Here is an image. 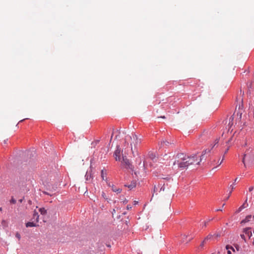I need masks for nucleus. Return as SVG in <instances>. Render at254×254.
Masks as SVG:
<instances>
[{
	"instance_id": "nucleus-33",
	"label": "nucleus",
	"mask_w": 254,
	"mask_h": 254,
	"mask_svg": "<svg viewBox=\"0 0 254 254\" xmlns=\"http://www.w3.org/2000/svg\"><path fill=\"white\" fill-rule=\"evenodd\" d=\"M115 212H116V210L115 209H114L113 210V212H112L113 216L114 215V214L115 213Z\"/></svg>"
},
{
	"instance_id": "nucleus-14",
	"label": "nucleus",
	"mask_w": 254,
	"mask_h": 254,
	"mask_svg": "<svg viewBox=\"0 0 254 254\" xmlns=\"http://www.w3.org/2000/svg\"><path fill=\"white\" fill-rule=\"evenodd\" d=\"M37 225L34 222H29L26 224L27 227H36Z\"/></svg>"
},
{
	"instance_id": "nucleus-27",
	"label": "nucleus",
	"mask_w": 254,
	"mask_h": 254,
	"mask_svg": "<svg viewBox=\"0 0 254 254\" xmlns=\"http://www.w3.org/2000/svg\"><path fill=\"white\" fill-rule=\"evenodd\" d=\"M254 190V187L252 186L249 188V190L250 191H252Z\"/></svg>"
},
{
	"instance_id": "nucleus-31",
	"label": "nucleus",
	"mask_w": 254,
	"mask_h": 254,
	"mask_svg": "<svg viewBox=\"0 0 254 254\" xmlns=\"http://www.w3.org/2000/svg\"><path fill=\"white\" fill-rule=\"evenodd\" d=\"M127 209L129 210L131 208V206L130 205H127Z\"/></svg>"
},
{
	"instance_id": "nucleus-26",
	"label": "nucleus",
	"mask_w": 254,
	"mask_h": 254,
	"mask_svg": "<svg viewBox=\"0 0 254 254\" xmlns=\"http://www.w3.org/2000/svg\"><path fill=\"white\" fill-rule=\"evenodd\" d=\"M242 113H240V115H239V113H237V115H238V116H239V120H241V118H242Z\"/></svg>"
},
{
	"instance_id": "nucleus-5",
	"label": "nucleus",
	"mask_w": 254,
	"mask_h": 254,
	"mask_svg": "<svg viewBox=\"0 0 254 254\" xmlns=\"http://www.w3.org/2000/svg\"><path fill=\"white\" fill-rule=\"evenodd\" d=\"M121 161L123 167L127 169H132V165L130 163L129 160L126 156H123L122 160Z\"/></svg>"
},
{
	"instance_id": "nucleus-2",
	"label": "nucleus",
	"mask_w": 254,
	"mask_h": 254,
	"mask_svg": "<svg viewBox=\"0 0 254 254\" xmlns=\"http://www.w3.org/2000/svg\"><path fill=\"white\" fill-rule=\"evenodd\" d=\"M243 162L246 167L254 164V151L250 148L247 149L244 155Z\"/></svg>"
},
{
	"instance_id": "nucleus-41",
	"label": "nucleus",
	"mask_w": 254,
	"mask_h": 254,
	"mask_svg": "<svg viewBox=\"0 0 254 254\" xmlns=\"http://www.w3.org/2000/svg\"><path fill=\"white\" fill-rule=\"evenodd\" d=\"M216 211H222V209L219 208V209H217Z\"/></svg>"
},
{
	"instance_id": "nucleus-28",
	"label": "nucleus",
	"mask_w": 254,
	"mask_h": 254,
	"mask_svg": "<svg viewBox=\"0 0 254 254\" xmlns=\"http://www.w3.org/2000/svg\"><path fill=\"white\" fill-rule=\"evenodd\" d=\"M157 190L158 189L155 186L153 190L154 193L156 192L157 191Z\"/></svg>"
},
{
	"instance_id": "nucleus-45",
	"label": "nucleus",
	"mask_w": 254,
	"mask_h": 254,
	"mask_svg": "<svg viewBox=\"0 0 254 254\" xmlns=\"http://www.w3.org/2000/svg\"><path fill=\"white\" fill-rule=\"evenodd\" d=\"M86 176H87L86 179H88V178H89V177H88L87 175H86Z\"/></svg>"
},
{
	"instance_id": "nucleus-1",
	"label": "nucleus",
	"mask_w": 254,
	"mask_h": 254,
	"mask_svg": "<svg viewBox=\"0 0 254 254\" xmlns=\"http://www.w3.org/2000/svg\"><path fill=\"white\" fill-rule=\"evenodd\" d=\"M210 149H206L202 152L201 158L198 159L196 155L189 157L183 153L178 154L175 157V160L173 162L172 168L174 169L180 168L184 169L188 168L191 165H199L201 161L204 154L209 153Z\"/></svg>"
},
{
	"instance_id": "nucleus-8",
	"label": "nucleus",
	"mask_w": 254,
	"mask_h": 254,
	"mask_svg": "<svg viewBox=\"0 0 254 254\" xmlns=\"http://www.w3.org/2000/svg\"><path fill=\"white\" fill-rule=\"evenodd\" d=\"M108 186L111 187L112 188V190L113 191L117 192L118 193L121 192L122 189L120 188H117L114 185H112V186L110 185V184H108Z\"/></svg>"
},
{
	"instance_id": "nucleus-36",
	"label": "nucleus",
	"mask_w": 254,
	"mask_h": 254,
	"mask_svg": "<svg viewBox=\"0 0 254 254\" xmlns=\"http://www.w3.org/2000/svg\"><path fill=\"white\" fill-rule=\"evenodd\" d=\"M224 157L223 156V159H222V161L220 162V163H219V165H220V164L222 163V162L223 160H224Z\"/></svg>"
},
{
	"instance_id": "nucleus-24",
	"label": "nucleus",
	"mask_w": 254,
	"mask_h": 254,
	"mask_svg": "<svg viewBox=\"0 0 254 254\" xmlns=\"http://www.w3.org/2000/svg\"><path fill=\"white\" fill-rule=\"evenodd\" d=\"M235 185V184L233 183V185H230V188L231 189V190H233V189H234V185Z\"/></svg>"
},
{
	"instance_id": "nucleus-22",
	"label": "nucleus",
	"mask_w": 254,
	"mask_h": 254,
	"mask_svg": "<svg viewBox=\"0 0 254 254\" xmlns=\"http://www.w3.org/2000/svg\"><path fill=\"white\" fill-rule=\"evenodd\" d=\"M210 221V220H208V221H204L203 222V226H204V227H206V225H207V224L208 223V222H209Z\"/></svg>"
},
{
	"instance_id": "nucleus-18",
	"label": "nucleus",
	"mask_w": 254,
	"mask_h": 254,
	"mask_svg": "<svg viewBox=\"0 0 254 254\" xmlns=\"http://www.w3.org/2000/svg\"><path fill=\"white\" fill-rule=\"evenodd\" d=\"M244 204H243L242 206H241L236 211V213L240 212L243 208H245Z\"/></svg>"
},
{
	"instance_id": "nucleus-29",
	"label": "nucleus",
	"mask_w": 254,
	"mask_h": 254,
	"mask_svg": "<svg viewBox=\"0 0 254 254\" xmlns=\"http://www.w3.org/2000/svg\"><path fill=\"white\" fill-rule=\"evenodd\" d=\"M213 236H215V237H218L220 236V235L219 234H215Z\"/></svg>"
},
{
	"instance_id": "nucleus-13",
	"label": "nucleus",
	"mask_w": 254,
	"mask_h": 254,
	"mask_svg": "<svg viewBox=\"0 0 254 254\" xmlns=\"http://www.w3.org/2000/svg\"><path fill=\"white\" fill-rule=\"evenodd\" d=\"M106 173L104 172V170H102L101 171V178L103 180L106 181L107 180V177H106Z\"/></svg>"
},
{
	"instance_id": "nucleus-44",
	"label": "nucleus",
	"mask_w": 254,
	"mask_h": 254,
	"mask_svg": "<svg viewBox=\"0 0 254 254\" xmlns=\"http://www.w3.org/2000/svg\"><path fill=\"white\" fill-rule=\"evenodd\" d=\"M19 201H20V202H22V199H20V200H19Z\"/></svg>"
},
{
	"instance_id": "nucleus-20",
	"label": "nucleus",
	"mask_w": 254,
	"mask_h": 254,
	"mask_svg": "<svg viewBox=\"0 0 254 254\" xmlns=\"http://www.w3.org/2000/svg\"><path fill=\"white\" fill-rule=\"evenodd\" d=\"M102 196L106 200H107L108 199V198L107 197V195L106 194V193L104 192H102Z\"/></svg>"
},
{
	"instance_id": "nucleus-46",
	"label": "nucleus",
	"mask_w": 254,
	"mask_h": 254,
	"mask_svg": "<svg viewBox=\"0 0 254 254\" xmlns=\"http://www.w3.org/2000/svg\"><path fill=\"white\" fill-rule=\"evenodd\" d=\"M86 176H87L86 179H88V178H89V177H88L87 175H86Z\"/></svg>"
},
{
	"instance_id": "nucleus-6",
	"label": "nucleus",
	"mask_w": 254,
	"mask_h": 254,
	"mask_svg": "<svg viewBox=\"0 0 254 254\" xmlns=\"http://www.w3.org/2000/svg\"><path fill=\"white\" fill-rule=\"evenodd\" d=\"M114 156L116 161H121V149L120 148L119 146H118L117 147L116 150L114 152Z\"/></svg>"
},
{
	"instance_id": "nucleus-25",
	"label": "nucleus",
	"mask_w": 254,
	"mask_h": 254,
	"mask_svg": "<svg viewBox=\"0 0 254 254\" xmlns=\"http://www.w3.org/2000/svg\"><path fill=\"white\" fill-rule=\"evenodd\" d=\"M205 241H204V240H203V241L201 243V244L200 245V247L202 248L203 247L204 243L205 242Z\"/></svg>"
},
{
	"instance_id": "nucleus-21",
	"label": "nucleus",
	"mask_w": 254,
	"mask_h": 254,
	"mask_svg": "<svg viewBox=\"0 0 254 254\" xmlns=\"http://www.w3.org/2000/svg\"><path fill=\"white\" fill-rule=\"evenodd\" d=\"M15 237L18 239L20 240L21 238L20 235L19 233L17 232L15 234Z\"/></svg>"
},
{
	"instance_id": "nucleus-15",
	"label": "nucleus",
	"mask_w": 254,
	"mask_h": 254,
	"mask_svg": "<svg viewBox=\"0 0 254 254\" xmlns=\"http://www.w3.org/2000/svg\"><path fill=\"white\" fill-rule=\"evenodd\" d=\"M39 211L42 215H46L47 214V210L44 208H40Z\"/></svg>"
},
{
	"instance_id": "nucleus-48",
	"label": "nucleus",
	"mask_w": 254,
	"mask_h": 254,
	"mask_svg": "<svg viewBox=\"0 0 254 254\" xmlns=\"http://www.w3.org/2000/svg\"><path fill=\"white\" fill-rule=\"evenodd\" d=\"M253 233H254V229Z\"/></svg>"
},
{
	"instance_id": "nucleus-37",
	"label": "nucleus",
	"mask_w": 254,
	"mask_h": 254,
	"mask_svg": "<svg viewBox=\"0 0 254 254\" xmlns=\"http://www.w3.org/2000/svg\"><path fill=\"white\" fill-rule=\"evenodd\" d=\"M237 180H238V178H236V179L235 180V181H234V184H235V183H236V182H237Z\"/></svg>"
},
{
	"instance_id": "nucleus-3",
	"label": "nucleus",
	"mask_w": 254,
	"mask_h": 254,
	"mask_svg": "<svg viewBox=\"0 0 254 254\" xmlns=\"http://www.w3.org/2000/svg\"><path fill=\"white\" fill-rule=\"evenodd\" d=\"M130 139V147L131 150L132 151V153H134L132 148V144L135 146L136 144L140 142V139H138L137 135L135 134L132 133L131 136H127L125 138L126 141Z\"/></svg>"
},
{
	"instance_id": "nucleus-7",
	"label": "nucleus",
	"mask_w": 254,
	"mask_h": 254,
	"mask_svg": "<svg viewBox=\"0 0 254 254\" xmlns=\"http://www.w3.org/2000/svg\"><path fill=\"white\" fill-rule=\"evenodd\" d=\"M243 232L246 234L248 235V236L249 237V239L251 238V237H252V231H251V228H246L244 229V231Z\"/></svg>"
},
{
	"instance_id": "nucleus-17",
	"label": "nucleus",
	"mask_w": 254,
	"mask_h": 254,
	"mask_svg": "<svg viewBox=\"0 0 254 254\" xmlns=\"http://www.w3.org/2000/svg\"><path fill=\"white\" fill-rule=\"evenodd\" d=\"M218 143V139H216L215 140V143L214 144H212L210 145V147H211V149H213Z\"/></svg>"
},
{
	"instance_id": "nucleus-23",
	"label": "nucleus",
	"mask_w": 254,
	"mask_h": 254,
	"mask_svg": "<svg viewBox=\"0 0 254 254\" xmlns=\"http://www.w3.org/2000/svg\"><path fill=\"white\" fill-rule=\"evenodd\" d=\"M10 202L14 204L16 203V200L13 198H12L10 200Z\"/></svg>"
},
{
	"instance_id": "nucleus-39",
	"label": "nucleus",
	"mask_w": 254,
	"mask_h": 254,
	"mask_svg": "<svg viewBox=\"0 0 254 254\" xmlns=\"http://www.w3.org/2000/svg\"><path fill=\"white\" fill-rule=\"evenodd\" d=\"M160 118H163V119H165V117L164 116H163L160 117Z\"/></svg>"
},
{
	"instance_id": "nucleus-19",
	"label": "nucleus",
	"mask_w": 254,
	"mask_h": 254,
	"mask_svg": "<svg viewBox=\"0 0 254 254\" xmlns=\"http://www.w3.org/2000/svg\"><path fill=\"white\" fill-rule=\"evenodd\" d=\"M212 237L213 235L209 234L204 239V241H207L209 239H210Z\"/></svg>"
},
{
	"instance_id": "nucleus-32",
	"label": "nucleus",
	"mask_w": 254,
	"mask_h": 254,
	"mask_svg": "<svg viewBox=\"0 0 254 254\" xmlns=\"http://www.w3.org/2000/svg\"><path fill=\"white\" fill-rule=\"evenodd\" d=\"M229 147H228L227 149L225 150V152H224V154H226L229 150Z\"/></svg>"
},
{
	"instance_id": "nucleus-12",
	"label": "nucleus",
	"mask_w": 254,
	"mask_h": 254,
	"mask_svg": "<svg viewBox=\"0 0 254 254\" xmlns=\"http://www.w3.org/2000/svg\"><path fill=\"white\" fill-rule=\"evenodd\" d=\"M39 216L38 212L36 211H34L33 213V218L36 219L37 222L39 221Z\"/></svg>"
},
{
	"instance_id": "nucleus-47",
	"label": "nucleus",
	"mask_w": 254,
	"mask_h": 254,
	"mask_svg": "<svg viewBox=\"0 0 254 254\" xmlns=\"http://www.w3.org/2000/svg\"><path fill=\"white\" fill-rule=\"evenodd\" d=\"M1 210H2V208H1V207H0V211H1Z\"/></svg>"
},
{
	"instance_id": "nucleus-10",
	"label": "nucleus",
	"mask_w": 254,
	"mask_h": 254,
	"mask_svg": "<svg viewBox=\"0 0 254 254\" xmlns=\"http://www.w3.org/2000/svg\"><path fill=\"white\" fill-rule=\"evenodd\" d=\"M251 140L252 139L251 137L246 138L245 140V142L243 144V145L244 146H247L248 145L250 144Z\"/></svg>"
},
{
	"instance_id": "nucleus-43",
	"label": "nucleus",
	"mask_w": 254,
	"mask_h": 254,
	"mask_svg": "<svg viewBox=\"0 0 254 254\" xmlns=\"http://www.w3.org/2000/svg\"><path fill=\"white\" fill-rule=\"evenodd\" d=\"M230 139H229V140H228L227 141H226V143H228V142L230 141Z\"/></svg>"
},
{
	"instance_id": "nucleus-11",
	"label": "nucleus",
	"mask_w": 254,
	"mask_h": 254,
	"mask_svg": "<svg viewBox=\"0 0 254 254\" xmlns=\"http://www.w3.org/2000/svg\"><path fill=\"white\" fill-rule=\"evenodd\" d=\"M126 187H127L129 190H131L134 188L136 186V183L135 182H131L129 185H125Z\"/></svg>"
},
{
	"instance_id": "nucleus-34",
	"label": "nucleus",
	"mask_w": 254,
	"mask_h": 254,
	"mask_svg": "<svg viewBox=\"0 0 254 254\" xmlns=\"http://www.w3.org/2000/svg\"><path fill=\"white\" fill-rule=\"evenodd\" d=\"M133 203H134V205H136V204H137L138 203V201L135 200V201H133Z\"/></svg>"
},
{
	"instance_id": "nucleus-16",
	"label": "nucleus",
	"mask_w": 254,
	"mask_h": 254,
	"mask_svg": "<svg viewBox=\"0 0 254 254\" xmlns=\"http://www.w3.org/2000/svg\"><path fill=\"white\" fill-rule=\"evenodd\" d=\"M226 249L227 250H228V252H227L228 254H231V252L229 250V249H231L233 251H235L234 249L232 247L230 246L229 245L226 246Z\"/></svg>"
},
{
	"instance_id": "nucleus-9",
	"label": "nucleus",
	"mask_w": 254,
	"mask_h": 254,
	"mask_svg": "<svg viewBox=\"0 0 254 254\" xmlns=\"http://www.w3.org/2000/svg\"><path fill=\"white\" fill-rule=\"evenodd\" d=\"M252 218V216L251 215H248L244 220L242 221L241 223H245L249 222ZM253 218H254V216H253Z\"/></svg>"
},
{
	"instance_id": "nucleus-4",
	"label": "nucleus",
	"mask_w": 254,
	"mask_h": 254,
	"mask_svg": "<svg viewBox=\"0 0 254 254\" xmlns=\"http://www.w3.org/2000/svg\"><path fill=\"white\" fill-rule=\"evenodd\" d=\"M192 239L193 236L190 233L184 234L181 235L180 242L181 244H188Z\"/></svg>"
},
{
	"instance_id": "nucleus-38",
	"label": "nucleus",
	"mask_w": 254,
	"mask_h": 254,
	"mask_svg": "<svg viewBox=\"0 0 254 254\" xmlns=\"http://www.w3.org/2000/svg\"><path fill=\"white\" fill-rule=\"evenodd\" d=\"M163 143H164V144H167V143H169V142H167V141H164V142H163Z\"/></svg>"
},
{
	"instance_id": "nucleus-42",
	"label": "nucleus",
	"mask_w": 254,
	"mask_h": 254,
	"mask_svg": "<svg viewBox=\"0 0 254 254\" xmlns=\"http://www.w3.org/2000/svg\"><path fill=\"white\" fill-rule=\"evenodd\" d=\"M229 198V196H228L227 197H226V200L228 199Z\"/></svg>"
},
{
	"instance_id": "nucleus-30",
	"label": "nucleus",
	"mask_w": 254,
	"mask_h": 254,
	"mask_svg": "<svg viewBox=\"0 0 254 254\" xmlns=\"http://www.w3.org/2000/svg\"><path fill=\"white\" fill-rule=\"evenodd\" d=\"M241 237L243 239H244V240H245V235H244V234H241Z\"/></svg>"
},
{
	"instance_id": "nucleus-40",
	"label": "nucleus",
	"mask_w": 254,
	"mask_h": 254,
	"mask_svg": "<svg viewBox=\"0 0 254 254\" xmlns=\"http://www.w3.org/2000/svg\"><path fill=\"white\" fill-rule=\"evenodd\" d=\"M252 245L253 246H254V238L253 241L252 242Z\"/></svg>"
},
{
	"instance_id": "nucleus-35",
	"label": "nucleus",
	"mask_w": 254,
	"mask_h": 254,
	"mask_svg": "<svg viewBox=\"0 0 254 254\" xmlns=\"http://www.w3.org/2000/svg\"><path fill=\"white\" fill-rule=\"evenodd\" d=\"M232 191H233V190H231L230 191V192H229V195H228V196H230V195L231 194V193H232Z\"/></svg>"
}]
</instances>
